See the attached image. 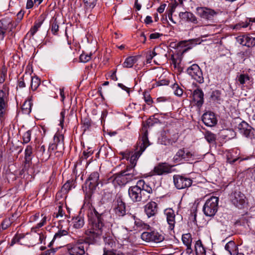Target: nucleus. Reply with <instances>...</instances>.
<instances>
[{
    "label": "nucleus",
    "instance_id": "obj_54",
    "mask_svg": "<svg viewBox=\"0 0 255 255\" xmlns=\"http://www.w3.org/2000/svg\"><path fill=\"white\" fill-rule=\"evenodd\" d=\"M115 251L108 250V248H105L104 249L103 255H114Z\"/></svg>",
    "mask_w": 255,
    "mask_h": 255
},
{
    "label": "nucleus",
    "instance_id": "obj_63",
    "mask_svg": "<svg viewBox=\"0 0 255 255\" xmlns=\"http://www.w3.org/2000/svg\"><path fill=\"white\" fill-rule=\"evenodd\" d=\"M64 212L62 210V208L61 206L58 207V212L56 214V217L58 218L59 216L62 217L63 216Z\"/></svg>",
    "mask_w": 255,
    "mask_h": 255
},
{
    "label": "nucleus",
    "instance_id": "obj_36",
    "mask_svg": "<svg viewBox=\"0 0 255 255\" xmlns=\"http://www.w3.org/2000/svg\"><path fill=\"white\" fill-rule=\"evenodd\" d=\"M204 136L205 139L209 143H214L215 142L216 139V135L209 131H207L205 132Z\"/></svg>",
    "mask_w": 255,
    "mask_h": 255
},
{
    "label": "nucleus",
    "instance_id": "obj_7",
    "mask_svg": "<svg viewBox=\"0 0 255 255\" xmlns=\"http://www.w3.org/2000/svg\"><path fill=\"white\" fill-rule=\"evenodd\" d=\"M141 238L142 240L147 242H154L160 243L164 239V236L157 232H144L141 235Z\"/></svg>",
    "mask_w": 255,
    "mask_h": 255
},
{
    "label": "nucleus",
    "instance_id": "obj_57",
    "mask_svg": "<svg viewBox=\"0 0 255 255\" xmlns=\"http://www.w3.org/2000/svg\"><path fill=\"white\" fill-rule=\"evenodd\" d=\"M65 111L63 110L60 113V125L62 127L65 118Z\"/></svg>",
    "mask_w": 255,
    "mask_h": 255
},
{
    "label": "nucleus",
    "instance_id": "obj_44",
    "mask_svg": "<svg viewBox=\"0 0 255 255\" xmlns=\"http://www.w3.org/2000/svg\"><path fill=\"white\" fill-rule=\"evenodd\" d=\"M173 89H174V93L175 95L177 96H181L183 94V90L179 87V85L177 84H175L173 85Z\"/></svg>",
    "mask_w": 255,
    "mask_h": 255
},
{
    "label": "nucleus",
    "instance_id": "obj_32",
    "mask_svg": "<svg viewBox=\"0 0 255 255\" xmlns=\"http://www.w3.org/2000/svg\"><path fill=\"white\" fill-rule=\"evenodd\" d=\"M197 255H206V251L200 240L197 241L194 246Z\"/></svg>",
    "mask_w": 255,
    "mask_h": 255
},
{
    "label": "nucleus",
    "instance_id": "obj_52",
    "mask_svg": "<svg viewBox=\"0 0 255 255\" xmlns=\"http://www.w3.org/2000/svg\"><path fill=\"white\" fill-rule=\"evenodd\" d=\"M247 25H242L241 23H238L235 25H231L230 27L233 29L240 30L242 27H247Z\"/></svg>",
    "mask_w": 255,
    "mask_h": 255
},
{
    "label": "nucleus",
    "instance_id": "obj_47",
    "mask_svg": "<svg viewBox=\"0 0 255 255\" xmlns=\"http://www.w3.org/2000/svg\"><path fill=\"white\" fill-rule=\"evenodd\" d=\"M31 130H28V131H26L23 135V142L24 143H27L29 142L31 139Z\"/></svg>",
    "mask_w": 255,
    "mask_h": 255
},
{
    "label": "nucleus",
    "instance_id": "obj_41",
    "mask_svg": "<svg viewBox=\"0 0 255 255\" xmlns=\"http://www.w3.org/2000/svg\"><path fill=\"white\" fill-rule=\"evenodd\" d=\"M68 234V232L66 230H60L57 233H56L52 241V242L50 243L49 246L51 245L52 242H54L57 239H59L61 237L66 236Z\"/></svg>",
    "mask_w": 255,
    "mask_h": 255
},
{
    "label": "nucleus",
    "instance_id": "obj_40",
    "mask_svg": "<svg viewBox=\"0 0 255 255\" xmlns=\"http://www.w3.org/2000/svg\"><path fill=\"white\" fill-rule=\"evenodd\" d=\"M24 238V235L22 234H16L14 237L12 239L11 243H10V246H13L16 243H19L20 244H21V243L20 242L21 239Z\"/></svg>",
    "mask_w": 255,
    "mask_h": 255
},
{
    "label": "nucleus",
    "instance_id": "obj_33",
    "mask_svg": "<svg viewBox=\"0 0 255 255\" xmlns=\"http://www.w3.org/2000/svg\"><path fill=\"white\" fill-rule=\"evenodd\" d=\"M31 79L30 87L32 91H35L40 84V80L37 77H32L30 75Z\"/></svg>",
    "mask_w": 255,
    "mask_h": 255
},
{
    "label": "nucleus",
    "instance_id": "obj_27",
    "mask_svg": "<svg viewBox=\"0 0 255 255\" xmlns=\"http://www.w3.org/2000/svg\"><path fill=\"white\" fill-rule=\"evenodd\" d=\"M75 181L73 179L67 180L61 188V191L64 197L72 188H75Z\"/></svg>",
    "mask_w": 255,
    "mask_h": 255
},
{
    "label": "nucleus",
    "instance_id": "obj_34",
    "mask_svg": "<svg viewBox=\"0 0 255 255\" xmlns=\"http://www.w3.org/2000/svg\"><path fill=\"white\" fill-rule=\"evenodd\" d=\"M84 225V218L82 217H77L73 220V227L76 229H80Z\"/></svg>",
    "mask_w": 255,
    "mask_h": 255
},
{
    "label": "nucleus",
    "instance_id": "obj_12",
    "mask_svg": "<svg viewBox=\"0 0 255 255\" xmlns=\"http://www.w3.org/2000/svg\"><path fill=\"white\" fill-rule=\"evenodd\" d=\"M99 174L98 172L92 173L86 182V188L93 191L95 190L99 183Z\"/></svg>",
    "mask_w": 255,
    "mask_h": 255
},
{
    "label": "nucleus",
    "instance_id": "obj_4",
    "mask_svg": "<svg viewBox=\"0 0 255 255\" xmlns=\"http://www.w3.org/2000/svg\"><path fill=\"white\" fill-rule=\"evenodd\" d=\"M219 198L212 196L205 202L203 211L206 216L212 217L215 215L218 208Z\"/></svg>",
    "mask_w": 255,
    "mask_h": 255
},
{
    "label": "nucleus",
    "instance_id": "obj_38",
    "mask_svg": "<svg viewBox=\"0 0 255 255\" xmlns=\"http://www.w3.org/2000/svg\"><path fill=\"white\" fill-rule=\"evenodd\" d=\"M30 74L27 73V72H25L24 75L18 80V86L19 88H22L25 87V84L24 83V80L27 79H29Z\"/></svg>",
    "mask_w": 255,
    "mask_h": 255
},
{
    "label": "nucleus",
    "instance_id": "obj_20",
    "mask_svg": "<svg viewBox=\"0 0 255 255\" xmlns=\"http://www.w3.org/2000/svg\"><path fill=\"white\" fill-rule=\"evenodd\" d=\"M238 130L241 134L247 137H251L252 127L246 122L243 121L238 126Z\"/></svg>",
    "mask_w": 255,
    "mask_h": 255
},
{
    "label": "nucleus",
    "instance_id": "obj_62",
    "mask_svg": "<svg viewBox=\"0 0 255 255\" xmlns=\"http://www.w3.org/2000/svg\"><path fill=\"white\" fill-rule=\"evenodd\" d=\"M6 73L5 72L2 71L0 73V83H2L5 81Z\"/></svg>",
    "mask_w": 255,
    "mask_h": 255
},
{
    "label": "nucleus",
    "instance_id": "obj_49",
    "mask_svg": "<svg viewBox=\"0 0 255 255\" xmlns=\"http://www.w3.org/2000/svg\"><path fill=\"white\" fill-rule=\"evenodd\" d=\"M239 159V157H234L232 153H229L227 155V162L232 164Z\"/></svg>",
    "mask_w": 255,
    "mask_h": 255
},
{
    "label": "nucleus",
    "instance_id": "obj_22",
    "mask_svg": "<svg viewBox=\"0 0 255 255\" xmlns=\"http://www.w3.org/2000/svg\"><path fill=\"white\" fill-rule=\"evenodd\" d=\"M179 15L183 20L191 22L195 24L198 23L197 17L190 12H180Z\"/></svg>",
    "mask_w": 255,
    "mask_h": 255
},
{
    "label": "nucleus",
    "instance_id": "obj_11",
    "mask_svg": "<svg viewBox=\"0 0 255 255\" xmlns=\"http://www.w3.org/2000/svg\"><path fill=\"white\" fill-rule=\"evenodd\" d=\"M113 210L117 216L123 217L126 215V204L121 197H118L114 201Z\"/></svg>",
    "mask_w": 255,
    "mask_h": 255
},
{
    "label": "nucleus",
    "instance_id": "obj_26",
    "mask_svg": "<svg viewBox=\"0 0 255 255\" xmlns=\"http://www.w3.org/2000/svg\"><path fill=\"white\" fill-rule=\"evenodd\" d=\"M134 168L130 166H127L125 170L122 171V174H125V176H127L128 180L130 181L132 180L137 174V172Z\"/></svg>",
    "mask_w": 255,
    "mask_h": 255
},
{
    "label": "nucleus",
    "instance_id": "obj_64",
    "mask_svg": "<svg viewBox=\"0 0 255 255\" xmlns=\"http://www.w3.org/2000/svg\"><path fill=\"white\" fill-rule=\"evenodd\" d=\"M34 4V2L32 0H27L26 2V7L27 9L31 8L33 7Z\"/></svg>",
    "mask_w": 255,
    "mask_h": 255
},
{
    "label": "nucleus",
    "instance_id": "obj_23",
    "mask_svg": "<svg viewBox=\"0 0 255 255\" xmlns=\"http://www.w3.org/2000/svg\"><path fill=\"white\" fill-rule=\"evenodd\" d=\"M183 244L187 247L186 252L188 254H191L193 250L191 248L192 238L191 235L189 233L183 234L182 237Z\"/></svg>",
    "mask_w": 255,
    "mask_h": 255
},
{
    "label": "nucleus",
    "instance_id": "obj_61",
    "mask_svg": "<svg viewBox=\"0 0 255 255\" xmlns=\"http://www.w3.org/2000/svg\"><path fill=\"white\" fill-rule=\"evenodd\" d=\"M24 13L22 12L21 11H20L17 14V21H15L16 23L17 24L19 22L20 20H21L23 17Z\"/></svg>",
    "mask_w": 255,
    "mask_h": 255
},
{
    "label": "nucleus",
    "instance_id": "obj_28",
    "mask_svg": "<svg viewBox=\"0 0 255 255\" xmlns=\"http://www.w3.org/2000/svg\"><path fill=\"white\" fill-rule=\"evenodd\" d=\"M139 56H131L127 58L125 62L123 64L124 68H131L133 65L136 62Z\"/></svg>",
    "mask_w": 255,
    "mask_h": 255
},
{
    "label": "nucleus",
    "instance_id": "obj_55",
    "mask_svg": "<svg viewBox=\"0 0 255 255\" xmlns=\"http://www.w3.org/2000/svg\"><path fill=\"white\" fill-rule=\"evenodd\" d=\"M255 45V37L249 36L248 47H253Z\"/></svg>",
    "mask_w": 255,
    "mask_h": 255
},
{
    "label": "nucleus",
    "instance_id": "obj_15",
    "mask_svg": "<svg viewBox=\"0 0 255 255\" xmlns=\"http://www.w3.org/2000/svg\"><path fill=\"white\" fill-rule=\"evenodd\" d=\"M172 167L166 163H159L154 168L153 172L158 175L171 173Z\"/></svg>",
    "mask_w": 255,
    "mask_h": 255
},
{
    "label": "nucleus",
    "instance_id": "obj_9",
    "mask_svg": "<svg viewBox=\"0 0 255 255\" xmlns=\"http://www.w3.org/2000/svg\"><path fill=\"white\" fill-rule=\"evenodd\" d=\"M246 196L240 191H235L231 195V202L237 208L242 209L246 204Z\"/></svg>",
    "mask_w": 255,
    "mask_h": 255
},
{
    "label": "nucleus",
    "instance_id": "obj_14",
    "mask_svg": "<svg viewBox=\"0 0 255 255\" xmlns=\"http://www.w3.org/2000/svg\"><path fill=\"white\" fill-rule=\"evenodd\" d=\"M144 211L148 218L154 216L158 213L157 204L153 201L147 203L144 207Z\"/></svg>",
    "mask_w": 255,
    "mask_h": 255
},
{
    "label": "nucleus",
    "instance_id": "obj_39",
    "mask_svg": "<svg viewBox=\"0 0 255 255\" xmlns=\"http://www.w3.org/2000/svg\"><path fill=\"white\" fill-rule=\"evenodd\" d=\"M32 154V148L30 145H27L25 149V160L26 163H29L31 160V156Z\"/></svg>",
    "mask_w": 255,
    "mask_h": 255
},
{
    "label": "nucleus",
    "instance_id": "obj_10",
    "mask_svg": "<svg viewBox=\"0 0 255 255\" xmlns=\"http://www.w3.org/2000/svg\"><path fill=\"white\" fill-rule=\"evenodd\" d=\"M187 72L197 82L202 83L203 82L202 72L197 64H194L189 67Z\"/></svg>",
    "mask_w": 255,
    "mask_h": 255
},
{
    "label": "nucleus",
    "instance_id": "obj_1",
    "mask_svg": "<svg viewBox=\"0 0 255 255\" xmlns=\"http://www.w3.org/2000/svg\"><path fill=\"white\" fill-rule=\"evenodd\" d=\"M108 214V212L101 207L90 209L88 213L89 224L88 229L85 231L86 237L85 239H79L67 245V255H85L87 250L85 246L96 243L106 231L105 219Z\"/></svg>",
    "mask_w": 255,
    "mask_h": 255
},
{
    "label": "nucleus",
    "instance_id": "obj_16",
    "mask_svg": "<svg viewBox=\"0 0 255 255\" xmlns=\"http://www.w3.org/2000/svg\"><path fill=\"white\" fill-rule=\"evenodd\" d=\"M0 25L6 32H10L16 27L17 24L10 18L6 17L0 20Z\"/></svg>",
    "mask_w": 255,
    "mask_h": 255
},
{
    "label": "nucleus",
    "instance_id": "obj_31",
    "mask_svg": "<svg viewBox=\"0 0 255 255\" xmlns=\"http://www.w3.org/2000/svg\"><path fill=\"white\" fill-rule=\"evenodd\" d=\"M225 249L231 255H235L238 247L234 242L230 241L225 245Z\"/></svg>",
    "mask_w": 255,
    "mask_h": 255
},
{
    "label": "nucleus",
    "instance_id": "obj_21",
    "mask_svg": "<svg viewBox=\"0 0 255 255\" xmlns=\"http://www.w3.org/2000/svg\"><path fill=\"white\" fill-rule=\"evenodd\" d=\"M204 93L202 90L197 89L193 93V99L198 106H201L204 102Z\"/></svg>",
    "mask_w": 255,
    "mask_h": 255
},
{
    "label": "nucleus",
    "instance_id": "obj_50",
    "mask_svg": "<svg viewBox=\"0 0 255 255\" xmlns=\"http://www.w3.org/2000/svg\"><path fill=\"white\" fill-rule=\"evenodd\" d=\"M97 0H83L87 6L94 7L96 4Z\"/></svg>",
    "mask_w": 255,
    "mask_h": 255
},
{
    "label": "nucleus",
    "instance_id": "obj_43",
    "mask_svg": "<svg viewBox=\"0 0 255 255\" xmlns=\"http://www.w3.org/2000/svg\"><path fill=\"white\" fill-rule=\"evenodd\" d=\"M104 242L106 246L110 248H113L115 245V241L111 237H107L104 238Z\"/></svg>",
    "mask_w": 255,
    "mask_h": 255
},
{
    "label": "nucleus",
    "instance_id": "obj_17",
    "mask_svg": "<svg viewBox=\"0 0 255 255\" xmlns=\"http://www.w3.org/2000/svg\"><path fill=\"white\" fill-rule=\"evenodd\" d=\"M202 121L205 125L208 127L214 126L217 122L215 115L211 112H206L202 116Z\"/></svg>",
    "mask_w": 255,
    "mask_h": 255
},
{
    "label": "nucleus",
    "instance_id": "obj_30",
    "mask_svg": "<svg viewBox=\"0 0 255 255\" xmlns=\"http://www.w3.org/2000/svg\"><path fill=\"white\" fill-rule=\"evenodd\" d=\"M252 78L247 74H240L237 75L236 79L241 85L249 84Z\"/></svg>",
    "mask_w": 255,
    "mask_h": 255
},
{
    "label": "nucleus",
    "instance_id": "obj_59",
    "mask_svg": "<svg viewBox=\"0 0 255 255\" xmlns=\"http://www.w3.org/2000/svg\"><path fill=\"white\" fill-rule=\"evenodd\" d=\"M93 154V151L92 150L87 151H84L83 153V156L85 159H87L88 157H89L90 155H91Z\"/></svg>",
    "mask_w": 255,
    "mask_h": 255
},
{
    "label": "nucleus",
    "instance_id": "obj_60",
    "mask_svg": "<svg viewBox=\"0 0 255 255\" xmlns=\"http://www.w3.org/2000/svg\"><path fill=\"white\" fill-rule=\"evenodd\" d=\"M6 32L3 29L2 27L0 25V39L3 40L5 34Z\"/></svg>",
    "mask_w": 255,
    "mask_h": 255
},
{
    "label": "nucleus",
    "instance_id": "obj_18",
    "mask_svg": "<svg viewBox=\"0 0 255 255\" xmlns=\"http://www.w3.org/2000/svg\"><path fill=\"white\" fill-rule=\"evenodd\" d=\"M164 213L166 216L169 229L173 230L175 224V215L174 211L171 208H168L164 210Z\"/></svg>",
    "mask_w": 255,
    "mask_h": 255
},
{
    "label": "nucleus",
    "instance_id": "obj_48",
    "mask_svg": "<svg viewBox=\"0 0 255 255\" xmlns=\"http://www.w3.org/2000/svg\"><path fill=\"white\" fill-rule=\"evenodd\" d=\"M82 128L84 131H85L86 130L89 129L90 127L91 126V123L90 120H89L88 119H85L84 120L82 121Z\"/></svg>",
    "mask_w": 255,
    "mask_h": 255
},
{
    "label": "nucleus",
    "instance_id": "obj_8",
    "mask_svg": "<svg viewBox=\"0 0 255 255\" xmlns=\"http://www.w3.org/2000/svg\"><path fill=\"white\" fill-rule=\"evenodd\" d=\"M195 156L194 152H192L184 148L179 149L173 157L175 162H178L183 160L184 161H189Z\"/></svg>",
    "mask_w": 255,
    "mask_h": 255
},
{
    "label": "nucleus",
    "instance_id": "obj_24",
    "mask_svg": "<svg viewBox=\"0 0 255 255\" xmlns=\"http://www.w3.org/2000/svg\"><path fill=\"white\" fill-rule=\"evenodd\" d=\"M53 143L56 144L59 147V151L62 153L64 149V136L60 133L55 134L53 138Z\"/></svg>",
    "mask_w": 255,
    "mask_h": 255
},
{
    "label": "nucleus",
    "instance_id": "obj_42",
    "mask_svg": "<svg viewBox=\"0 0 255 255\" xmlns=\"http://www.w3.org/2000/svg\"><path fill=\"white\" fill-rule=\"evenodd\" d=\"M51 28L52 33L54 35L57 34L59 30V25L56 19L51 22Z\"/></svg>",
    "mask_w": 255,
    "mask_h": 255
},
{
    "label": "nucleus",
    "instance_id": "obj_6",
    "mask_svg": "<svg viewBox=\"0 0 255 255\" xmlns=\"http://www.w3.org/2000/svg\"><path fill=\"white\" fill-rule=\"evenodd\" d=\"M173 182L175 186L178 189L188 188L192 184V180L191 178L180 175H174Z\"/></svg>",
    "mask_w": 255,
    "mask_h": 255
},
{
    "label": "nucleus",
    "instance_id": "obj_29",
    "mask_svg": "<svg viewBox=\"0 0 255 255\" xmlns=\"http://www.w3.org/2000/svg\"><path fill=\"white\" fill-rule=\"evenodd\" d=\"M115 180L119 185H125L130 181V180H128L127 176H125V174H122V171L116 175Z\"/></svg>",
    "mask_w": 255,
    "mask_h": 255
},
{
    "label": "nucleus",
    "instance_id": "obj_13",
    "mask_svg": "<svg viewBox=\"0 0 255 255\" xmlns=\"http://www.w3.org/2000/svg\"><path fill=\"white\" fill-rule=\"evenodd\" d=\"M197 14L201 18L206 20H212L216 12L213 9L205 7L196 8Z\"/></svg>",
    "mask_w": 255,
    "mask_h": 255
},
{
    "label": "nucleus",
    "instance_id": "obj_5",
    "mask_svg": "<svg viewBox=\"0 0 255 255\" xmlns=\"http://www.w3.org/2000/svg\"><path fill=\"white\" fill-rule=\"evenodd\" d=\"M8 95V88L6 85H3L2 89L0 90V120L1 121L4 119V116L7 107Z\"/></svg>",
    "mask_w": 255,
    "mask_h": 255
},
{
    "label": "nucleus",
    "instance_id": "obj_25",
    "mask_svg": "<svg viewBox=\"0 0 255 255\" xmlns=\"http://www.w3.org/2000/svg\"><path fill=\"white\" fill-rule=\"evenodd\" d=\"M44 21V18L42 16L36 20L34 24V25L31 28L29 31L27 33L26 35H30V36H33L36 32L38 31L39 27L41 26Z\"/></svg>",
    "mask_w": 255,
    "mask_h": 255
},
{
    "label": "nucleus",
    "instance_id": "obj_51",
    "mask_svg": "<svg viewBox=\"0 0 255 255\" xmlns=\"http://www.w3.org/2000/svg\"><path fill=\"white\" fill-rule=\"evenodd\" d=\"M56 251V250L54 249H50L42 252L40 255H54Z\"/></svg>",
    "mask_w": 255,
    "mask_h": 255
},
{
    "label": "nucleus",
    "instance_id": "obj_45",
    "mask_svg": "<svg viewBox=\"0 0 255 255\" xmlns=\"http://www.w3.org/2000/svg\"><path fill=\"white\" fill-rule=\"evenodd\" d=\"M91 59V54L85 53L81 54L80 56V61L81 62L86 63Z\"/></svg>",
    "mask_w": 255,
    "mask_h": 255
},
{
    "label": "nucleus",
    "instance_id": "obj_2",
    "mask_svg": "<svg viewBox=\"0 0 255 255\" xmlns=\"http://www.w3.org/2000/svg\"><path fill=\"white\" fill-rule=\"evenodd\" d=\"M128 193L132 202H145L149 199L152 189L143 180H139L135 185L129 188Z\"/></svg>",
    "mask_w": 255,
    "mask_h": 255
},
{
    "label": "nucleus",
    "instance_id": "obj_56",
    "mask_svg": "<svg viewBox=\"0 0 255 255\" xmlns=\"http://www.w3.org/2000/svg\"><path fill=\"white\" fill-rule=\"evenodd\" d=\"M55 150H57V152L60 153L59 151V147L57 146L56 144H55L54 143H52V144H50L49 146L48 150L49 151H53Z\"/></svg>",
    "mask_w": 255,
    "mask_h": 255
},
{
    "label": "nucleus",
    "instance_id": "obj_19",
    "mask_svg": "<svg viewBox=\"0 0 255 255\" xmlns=\"http://www.w3.org/2000/svg\"><path fill=\"white\" fill-rule=\"evenodd\" d=\"M112 232L113 234L119 239H126L128 238V231L123 227L113 226Z\"/></svg>",
    "mask_w": 255,
    "mask_h": 255
},
{
    "label": "nucleus",
    "instance_id": "obj_53",
    "mask_svg": "<svg viewBox=\"0 0 255 255\" xmlns=\"http://www.w3.org/2000/svg\"><path fill=\"white\" fill-rule=\"evenodd\" d=\"M10 225L9 221L8 220H4L1 223V229L4 230L6 229Z\"/></svg>",
    "mask_w": 255,
    "mask_h": 255
},
{
    "label": "nucleus",
    "instance_id": "obj_37",
    "mask_svg": "<svg viewBox=\"0 0 255 255\" xmlns=\"http://www.w3.org/2000/svg\"><path fill=\"white\" fill-rule=\"evenodd\" d=\"M32 105V96L28 97L22 105V109L28 110V112L31 111V106Z\"/></svg>",
    "mask_w": 255,
    "mask_h": 255
},
{
    "label": "nucleus",
    "instance_id": "obj_3",
    "mask_svg": "<svg viewBox=\"0 0 255 255\" xmlns=\"http://www.w3.org/2000/svg\"><path fill=\"white\" fill-rule=\"evenodd\" d=\"M142 135L141 140L137 143L135 148V152L130 155H126L124 158L129 161L130 164L128 166L134 167L136 162L140 155L145 150L147 147L149 145V142L147 137V126L144 125L142 128Z\"/></svg>",
    "mask_w": 255,
    "mask_h": 255
},
{
    "label": "nucleus",
    "instance_id": "obj_35",
    "mask_svg": "<svg viewBox=\"0 0 255 255\" xmlns=\"http://www.w3.org/2000/svg\"><path fill=\"white\" fill-rule=\"evenodd\" d=\"M238 43L243 46L248 47L249 36L248 35H240L236 38Z\"/></svg>",
    "mask_w": 255,
    "mask_h": 255
},
{
    "label": "nucleus",
    "instance_id": "obj_46",
    "mask_svg": "<svg viewBox=\"0 0 255 255\" xmlns=\"http://www.w3.org/2000/svg\"><path fill=\"white\" fill-rule=\"evenodd\" d=\"M143 95L144 101L146 102V103L148 105H151L153 101L150 94L148 92H143Z\"/></svg>",
    "mask_w": 255,
    "mask_h": 255
},
{
    "label": "nucleus",
    "instance_id": "obj_58",
    "mask_svg": "<svg viewBox=\"0 0 255 255\" xmlns=\"http://www.w3.org/2000/svg\"><path fill=\"white\" fill-rule=\"evenodd\" d=\"M161 35H162V34H160L159 33L156 32L151 33L149 35V38L150 39H155L158 38Z\"/></svg>",
    "mask_w": 255,
    "mask_h": 255
}]
</instances>
